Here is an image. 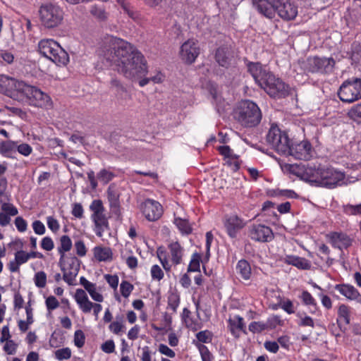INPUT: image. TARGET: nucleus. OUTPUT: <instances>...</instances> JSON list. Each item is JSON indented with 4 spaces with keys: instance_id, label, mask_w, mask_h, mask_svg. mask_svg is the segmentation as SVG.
Segmentation results:
<instances>
[{
    "instance_id": "nucleus-15",
    "label": "nucleus",
    "mask_w": 361,
    "mask_h": 361,
    "mask_svg": "<svg viewBox=\"0 0 361 361\" xmlns=\"http://www.w3.org/2000/svg\"><path fill=\"white\" fill-rule=\"evenodd\" d=\"M141 211L148 221H155L162 216L163 207L159 202L147 199L141 204Z\"/></svg>"
},
{
    "instance_id": "nucleus-29",
    "label": "nucleus",
    "mask_w": 361,
    "mask_h": 361,
    "mask_svg": "<svg viewBox=\"0 0 361 361\" xmlns=\"http://www.w3.org/2000/svg\"><path fill=\"white\" fill-rule=\"evenodd\" d=\"M92 218L95 224V233L99 237L102 236L104 227L109 228V222L103 212L93 214Z\"/></svg>"
},
{
    "instance_id": "nucleus-24",
    "label": "nucleus",
    "mask_w": 361,
    "mask_h": 361,
    "mask_svg": "<svg viewBox=\"0 0 361 361\" xmlns=\"http://www.w3.org/2000/svg\"><path fill=\"white\" fill-rule=\"evenodd\" d=\"M338 318L336 323L341 331L345 333L347 330L345 326H343L341 320L343 319L345 324H349L350 322V307L345 304H341L338 308Z\"/></svg>"
},
{
    "instance_id": "nucleus-6",
    "label": "nucleus",
    "mask_w": 361,
    "mask_h": 361,
    "mask_svg": "<svg viewBox=\"0 0 361 361\" xmlns=\"http://www.w3.org/2000/svg\"><path fill=\"white\" fill-rule=\"evenodd\" d=\"M288 133L282 131L276 123H272L267 134L266 141L279 154H285L290 149Z\"/></svg>"
},
{
    "instance_id": "nucleus-11",
    "label": "nucleus",
    "mask_w": 361,
    "mask_h": 361,
    "mask_svg": "<svg viewBox=\"0 0 361 361\" xmlns=\"http://www.w3.org/2000/svg\"><path fill=\"white\" fill-rule=\"evenodd\" d=\"M290 149L284 155H290L299 160H310L312 157V146L307 140L299 142L288 141Z\"/></svg>"
},
{
    "instance_id": "nucleus-32",
    "label": "nucleus",
    "mask_w": 361,
    "mask_h": 361,
    "mask_svg": "<svg viewBox=\"0 0 361 361\" xmlns=\"http://www.w3.org/2000/svg\"><path fill=\"white\" fill-rule=\"evenodd\" d=\"M236 271L238 275L244 280H249L251 277V267L246 259H242L238 262Z\"/></svg>"
},
{
    "instance_id": "nucleus-61",
    "label": "nucleus",
    "mask_w": 361,
    "mask_h": 361,
    "mask_svg": "<svg viewBox=\"0 0 361 361\" xmlns=\"http://www.w3.org/2000/svg\"><path fill=\"white\" fill-rule=\"evenodd\" d=\"M45 304L49 311H52L59 307V302L53 295H50L48 298H47Z\"/></svg>"
},
{
    "instance_id": "nucleus-34",
    "label": "nucleus",
    "mask_w": 361,
    "mask_h": 361,
    "mask_svg": "<svg viewBox=\"0 0 361 361\" xmlns=\"http://www.w3.org/2000/svg\"><path fill=\"white\" fill-rule=\"evenodd\" d=\"M173 224L176 226L182 235H188L192 233V227L187 219L175 217Z\"/></svg>"
},
{
    "instance_id": "nucleus-23",
    "label": "nucleus",
    "mask_w": 361,
    "mask_h": 361,
    "mask_svg": "<svg viewBox=\"0 0 361 361\" xmlns=\"http://www.w3.org/2000/svg\"><path fill=\"white\" fill-rule=\"evenodd\" d=\"M284 263L292 265L302 270H309L311 269L310 262L304 258L296 255H286L283 259Z\"/></svg>"
},
{
    "instance_id": "nucleus-37",
    "label": "nucleus",
    "mask_w": 361,
    "mask_h": 361,
    "mask_svg": "<svg viewBox=\"0 0 361 361\" xmlns=\"http://www.w3.org/2000/svg\"><path fill=\"white\" fill-rule=\"evenodd\" d=\"M80 263V260L75 256H65V267H66V271L79 272Z\"/></svg>"
},
{
    "instance_id": "nucleus-47",
    "label": "nucleus",
    "mask_w": 361,
    "mask_h": 361,
    "mask_svg": "<svg viewBox=\"0 0 361 361\" xmlns=\"http://www.w3.org/2000/svg\"><path fill=\"white\" fill-rule=\"evenodd\" d=\"M115 176L116 175L113 172L109 171L106 169H102L97 173V178L104 185L108 184Z\"/></svg>"
},
{
    "instance_id": "nucleus-42",
    "label": "nucleus",
    "mask_w": 361,
    "mask_h": 361,
    "mask_svg": "<svg viewBox=\"0 0 361 361\" xmlns=\"http://www.w3.org/2000/svg\"><path fill=\"white\" fill-rule=\"evenodd\" d=\"M90 13L100 21H105L108 18V13L106 12L105 9L102 6H93L91 8Z\"/></svg>"
},
{
    "instance_id": "nucleus-33",
    "label": "nucleus",
    "mask_w": 361,
    "mask_h": 361,
    "mask_svg": "<svg viewBox=\"0 0 361 361\" xmlns=\"http://www.w3.org/2000/svg\"><path fill=\"white\" fill-rule=\"evenodd\" d=\"M169 248L171 254V260L176 265L181 263L183 256V248L180 243L176 241L169 245Z\"/></svg>"
},
{
    "instance_id": "nucleus-10",
    "label": "nucleus",
    "mask_w": 361,
    "mask_h": 361,
    "mask_svg": "<svg viewBox=\"0 0 361 361\" xmlns=\"http://www.w3.org/2000/svg\"><path fill=\"white\" fill-rule=\"evenodd\" d=\"M26 83L14 78L0 75V93L16 99L21 96Z\"/></svg>"
},
{
    "instance_id": "nucleus-64",
    "label": "nucleus",
    "mask_w": 361,
    "mask_h": 361,
    "mask_svg": "<svg viewBox=\"0 0 361 361\" xmlns=\"http://www.w3.org/2000/svg\"><path fill=\"white\" fill-rule=\"evenodd\" d=\"M352 56L361 60V42H354L351 45Z\"/></svg>"
},
{
    "instance_id": "nucleus-57",
    "label": "nucleus",
    "mask_w": 361,
    "mask_h": 361,
    "mask_svg": "<svg viewBox=\"0 0 361 361\" xmlns=\"http://www.w3.org/2000/svg\"><path fill=\"white\" fill-rule=\"evenodd\" d=\"M111 88L115 89V91L117 94H122L124 92H126V88L123 85L119 80L116 78H111L110 81Z\"/></svg>"
},
{
    "instance_id": "nucleus-1",
    "label": "nucleus",
    "mask_w": 361,
    "mask_h": 361,
    "mask_svg": "<svg viewBox=\"0 0 361 361\" xmlns=\"http://www.w3.org/2000/svg\"><path fill=\"white\" fill-rule=\"evenodd\" d=\"M104 68H111L126 78L136 80L147 73L144 55L130 42L116 37L106 39L99 52Z\"/></svg>"
},
{
    "instance_id": "nucleus-59",
    "label": "nucleus",
    "mask_w": 361,
    "mask_h": 361,
    "mask_svg": "<svg viewBox=\"0 0 361 361\" xmlns=\"http://www.w3.org/2000/svg\"><path fill=\"white\" fill-rule=\"evenodd\" d=\"M29 256L27 252L20 250L15 253V260L21 265L27 262L29 259Z\"/></svg>"
},
{
    "instance_id": "nucleus-43",
    "label": "nucleus",
    "mask_w": 361,
    "mask_h": 361,
    "mask_svg": "<svg viewBox=\"0 0 361 361\" xmlns=\"http://www.w3.org/2000/svg\"><path fill=\"white\" fill-rule=\"evenodd\" d=\"M195 347L198 349L202 361H213L214 359V355L209 351L208 348L202 343H195Z\"/></svg>"
},
{
    "instance_id": "nucleus-22",
    "label": "nucleus",
    "mask_w": 361,
    "mask_h": 361,
    "mask_svg": "<svg viewBox=\"0 0 361 361\" xmlns=\"http://www.w3.org/2000/svg\"><path fill=\"white\" fill-rule=\"evenodd\" d=\"M110 209L116 215L121 213L120 194L116 190L114 184H111L106 191Z\"/></svg>"
},
{
    "instance_id": "nucleus-25",
    "label": "nucleus",
    "mask_w": 361,
    "mask_h": 361,
    "mask_svg": "<svg viewBox=\"0 0 361 361\" xmlns=\"http://www.w3.org/2000/svg\"><path fill=\"white\" fill-rule=\"evenodd\" d=\"M334 288L349 300H356L358 302L359 298L361 297L358 290L352 285L345 283L336 284Z\"/></svg>"
},
{
    "instance_id": "nucleus-7",
    "label": "nucleus",
    "mask_w": 361,
    "mask_h": 361,
    "mask_svg": "<svg viewBox=\"0 0 361 361\" xmlns=\"http://www.w3.org/2000/svg\"><path fill=\"white\" fill-rule=\"evenodd\" d=\"M336 61L332 57L309 56L304 62V71L311 73L328 75L334 71Z\"/></svg>"
},
{
    "instance_id": "nucleus-45",
    "label": "nucleus",
    "mask_w": 361,
    "mask_h": 361,
    "mask_svg": "<svg viewBox=\"0 0 361 361\" xmlns=\"http://www.w3.org/2000/svg\"><path fill=\"white\" fill-rule=\"evenodd\" d=\"M62 267H59L61 271H63V279L65 282H66L69 286L73 285V281L75 277L78 274V272L76 271H66V267H65V260L63 261Z\"/></svg>"
},
{
    "instance_id": "nucleus-52",
    "label": "nucleus",
    "mask_w": 361,
    "mask_h": 361,
    "mask_svg": "<svg viewBox=\"0 0 361 361\" xmlns=\"http://www.w3.org/2000/svg\"><path fill=\"white\" fill-rule=\"evenodd\" d=\"M34 281L38 288H44L47 283V274L44 271H40L35 274Z\"/></svg>"
},
{
    "instance_id": "nucleus-31",
    "label": "nucleus",
    "mask_w": 361,
    "mask_h": 361,
    "mask_svg": "<svg viewBox=\"0 0 361 361\" xmlns=\"http://www.w3.org/2000/svg\"><path fill=\"white\" fill-rule=\"evenodd\" d=\"M56 65L66 66L69 62V55L59 45L58 49L56 50L54 54L53 53V56H51V60Z\"/></svg>"
},
{
    "instance_id": "nucleus-55",
    "label": "nucleus",
    "mask_w": 361,
    "mask_h": 361,
    "mask_svg": "<svg viewBox=\"0 0 361 361\" xmlns=\"http://www.w3.org/2000/svg\"><path fill=\"white\" fill-rule=\"evenodd\" d=\"M1 209L5 214L9 216H13L18 214V209L11 203L4 202L1 204Z\"/></svg>"
},
{
    "instance_id": "nucleus-40",
    "label": "nucleus",
    "mask_w": 361,
    "mask_h": 361,
    "mask_svg": "<svg viewBox=\"0 0 361 361\" xmlns=\"http://www.w3.org/2000/svg\"><path fill=\"white\" fill-rule=\"evenodd\" d=\"M348 117L360 124L361 123V102L353 105L347 113Z\"/></svg>"
},
{
    "instance_id": "nucleus-5",
    "label": "nucleus",
    "mask_w": 361,
    "mask_h": 361,
    "mask_svg": "<svg viewBox=\"0 0 361 361\" xmlns=\"http://www.w3.org/2000/svg\"><path fill=\"white\" fill-rule=\"evenodd\" d=\"M259 87L263 88L270 97L275 99H284L292 94L293 91L289 85L281 78H276L272 73L263 80Z\"/></svg>"
},
{
    "instance_id": "nucleus-54",
    "label": "nucleus",
    "mask_w": 361,
    "mask_h": 361,
    "mask_svg": "<svg viewBox=\"0 0 361 361\" xmlns=\"http://www.w3.org/2000/svg\"><path fill=\"white\" fill-rule=\"evenodd\" d=\"M134 286L128 281H123L120 285V291L124 298H128L133 291Z\"/></svg>"
},
{
    "instance_id": "nucleus-44",
    "label": "nucleus",
    "mask_w": 361,
    "mask_h": 361,
    "mask_svg": "<svg viewBox=\"0 0 361 361\" xmlns=\"http://www.w3.org/2000/svg\"><path fill=\"white\" fill-rule=\"evenodd\" d=\"M300 298L302 300L303 305L307 306H314V311L312 312H314L315 310H317V303L315 299L307 290H303Z\"/></svg>"
},
{
    "instance_id": "nucleus-26",
    "label": "nucleus",
    "mask_w": 361,
    "mask_h": 361,
    "mask_svg": "<svg viewBox=\"0 0 361 361\" xmlns=\"http://www.w3.org/2000/svg\"><path fill=\"white\" fill-rule=\"evenodd\" d=\"M190 310L187 307H184L181 314V320L186 328L190 329L192 331H196L202 328V324L192 318Z\"/></svg>"
},
{
    "instance_id": "nucleus-62",
    "label": "nucleus",
    "mask_w": 361,
    "mask_h": 361,
    "mask_svg": "<svg viewBox=\"0 0 361 361\" xmlns=\"http://www.w3.org/2000/svg\"><path fill=\"white\" fill-rule=\"evenodd\" d=\"M151 275L153 279L160 281L164 278V274L159 265L154 264L152 267Z\"/></svg>"
},
{
    "instance_id": "nucleus-3",
    "label": "nucleus",
    "mask_w": 361,
    "mask_h": 361,
    "mask_svg": "<svg viewBox=\"0 0 361 361\" xmlns=\"http://www.w3.org/2000/svg\"><path fill=\"white\" fill-rule=\"evenodd\" d=\"M234 118L242 126L253 128L259 124L262 115L257 104L245 99L238 103L234 111Z\"/></svg>"
},
{
    "instance_id": "nucleus-53",
    "label": "nucleus",
    "mask_w": 361,
    "mask_h": 361,
    "mask_svg": "<svg viewBox=\"0 0 361 361\" xmlns=\"http://www.w3.org/2000/svg\"><path fill=\"white\" fill-rule=\"evenodd\" d=\"M74 344L78 348H82L85 343V335L81 329L76 330L74 334Z\"/></svg>"
},
{
    "instance_id": "nucleus-9",
    "label": "nucleus",
    "mask_w": 361,
    "mask_h": 361,
    "mask_svg": "<svg viewBox=\"0 0 361 361\" xmlns=\"http://www.w3.org/2000/svg\"><path fill=\"white\" fill-rule=\"evenodd\" d=\"M21 96L27 99L29 104L37 107H48L51 104L50 97L40 89L26 83Z\"/></svg>"
},
{
    "instance_id": "nucleus-18",
    "label": "nucleus",
    "mask_w": 361,
    "mask_h": 361,
    "mask_svg": "<svg viewBox=\"0 0 361 361\" xmlns=\"http://www.w3.org/2000/svg\"><path fill=\"white\" fill-rule=\"evenodd\" d=\"M326 238L333 247L340 250H347L352 245L353 241L348 234L343 232H330L326 235Z\"/></svg>"
},
{
    "instance_id": "nucleus-63",
    "label": "nucleus",
    "mask_w": 361,
    "mask_h": 361,
    "mask_svg": "<svg viewBox=\"0 0 361 361\" xmlns=\"http://www.w3.org/2000/svg\"><path fill=\"white\" fill-rule=\"evenodd\" d=\"M90 209L93 212V214L104 212V211L103 202L101 200H93L90 206Z\"/></svg>"
},
{
    "instance_id": "nucleus-2",
    "label": "nucleus",
    "mask_w": 361,
    "mask_h": 361,
    "mask_svg": "<svg viewBox=\"0 0 361 361\" xmlns=\"http://www.w3.org/2000/svg\"><path fill=\"white\" fill-rule=\"evenodd\" d=\"M302 178L306 182L316 186L331 189L336 188L339 182L344 179L345 175L333 168H326L321 165L317 167L315 165H307L303 171Z\"/></svg>"
},
{
    "instance_id": "nucleus-60",
    "label": "nucleus",
    "mask_w": 361,
    "mask_h": 361,
    "mask_svg": "<svg viewBox=\"0 0 361 361\" xmlns=\"http://www.w3.org/2000/svg\"><path fill=\"white\" fill-rule=\"evenodd\" d=\"M5 108L8 110L11 113H12L13 115L18 116L23 120H26L27 117V114L25 111L13 106H6Z\"/></svg>"
},
{
    "instance_id": "nucleus-39",
    "label": "nucleus",
    "mask_w": 361,
    "mask_h": 361,
    "mask_svg": "<svg viewBox=\"0 0 361 361\" xmlns=\"http://www.w3.org/2000/svg\"><path fill=\"white\" fill-rule=\"evenodd\" d=\"M202 261V255L198 252L192 254L190 264L188 267V272L200 271V262Z\"/></svg>"
},
{
    "instance_id": "nucleus-16",
    "label": "nucleus",
    "mask_w": 361,
    "mask_h": 361,
    "mask_svg": "<svg viewBox=\"0 0 361 361\" xmlns=\"http://www.w3.org/2000/svg\"><path fill=\"white\" fill-rule=\"evenodd\" d=\"M244 61L247 68V72L250 73L255 82L259 86L261 85L263 80L271 73L266 70L260 62H252L248 61L247 58L244 59Z\"/></svg>"
},
{
    "instance_id": "nucleus-12",
    "label": "nucleus",
    "mask_w": 361,
    "mask_h": 361,
    "mask_svg": "<svg viewBox=\"0 0 361 361\" xmlns=\"http://www.w3.org/2000/svg\"><path fill=\"white\" fill-rule=\"evenodd\" d=\"M200 54L199 42L194 38L188 39L180 47V59L187 65L192 64Z\"/></svg>"
},
{
    "instance_id": "nucleus-17",
    "label": "nucleus",
    "mask_w": 361,
    "mask_h": 361,
    "mask_svg": "<svg viewBox=\"0 0 361 361\" xmlns=\"http://www.w3.org/2000/svg\"><path fill=\"white\" fill-rule=\"evenodd\" d=\"M283 0H251L253 8L262 16L274 18V7Z\"/></svg>"
},
{
    "instance_id": "nucleus-36",
    "label": "nucleus",
    "mask_w": 361,
    "mask_h": 361,
    "mask_svg": "<svg viewBox=\"0 0 361 361\" xmlns=\"http://www.w3.org/2000/svg\"><path fill=\"white\" fill-rule=\"evenodd\" d=\"M64 341V332L61 329H56L51 335L49 344L51 347L57 348L63 345Z\"/></svg>"
},
{
    "instance_id": "nucleus-49",
    "label": "nucleus",
    "mask_w": 361,
    "mask_h": 361,
    "mask_svg": "<svg viewBox=\"0 0 361 361\" xmlns=\"http://www.w3.org/2000/svg\"><path fill=\"white\" fill-rule=\"evenodd\" d=\"M180 295L178 293H171L168 297V306L176 312L180 304Z\"/></svg>"
},
{
    "instance_id": "nucleus-28",
    "label": "nucleus",
    "mask_w": 361,
    "mask_h": 361,
    "mask_svg": "<svg viewBox=\"0 0 361 361\" xmlns=\"http://www.w3.org/2000/svg\"><path fill=\"white\" fill-rule=\"evenodd\" d=\"M72 241L68 235H62L60 238V245L58 247V252L60 255L59 266L62 267L65 260V253L71 250Z\"/></svg>"
},
{
    "instance_id": "nucleus-56",
    "label": "nucleus",
    "mask_w": 361,
    "mask_h": 361,
    "mask_svg": "<svg viewBox=\"0 0 361 361\" xmlns=\"http://www.w3.org/2000/svg\"><path fill=\"white\" fill-rule=\"evenodd\" d=\"M56 358L60 361L68 360L71 357V350L69 348H63L55 352Z\"/></svg>"
},
{
    "instance_id": "nucleus-4",
    "label": "nucleus",
    "mask_w": 361,
    "mask_h": 361,
    "mask_svg": "<svg viewBox=\"0 0 361 361\" xmlns=\"http://www.w3.org/2000/svg\"><path fill=\"white\" fill-rule=\"evenodd\" d=\"M38 15L41 25L51 30L61 25L64 12L57 4L45 2L39 6Z\"/></svg>"
},
{
    "instance_id": "nucleus-50",
    "label": "nucleus",
    "mask_w": 361,
    "mask_h": 361,
    "mask_svg": "<svg viewBox=\"0 0 361 361\" xmlns=\"http://www.w3.org/2000/svg\"><path fill=\"white\" fill-rule=\"evenodd\" d=\"M118 4L121 5L124 13L127 14L130 18L135 20L138 18V13L129 4L126 3V0H123V2H118Z\"/></svg>"
},
{
    "instance_id": "nucleus-20",
    "label": "nucleus",
    "mask_w": 361,
    "mask_h": 361,
    "mask_svg": "<svg viewBox=\"0 0 361 361\" xmlns=\"http://www.w3.org/2000/svg\"><path fill=\"white\" fill-rule=\"evenodd\" d=\"M245 224L237 215H232L226 218L224 221V227L228 235L234 238L237 236L238 232L244 227Z\"/></svg>"
},
{
    "instance_id": "nucleus-14",
    "label": "nucleus",
    "mask_w": 361,
    "mask_h": 361,
    "mask_svg": "<svg viewBox=\"0 0 361 361\" xmlns=\"http://www.w3.org/2000/svg\"><path fill=\"white\" fill-rule=\"evenodd\" d=\"M250 238L257 242H270L274 238L272 229L263 224H253L249 228Z\"/></svg>"
},
{
    "instance_id": "nucleus-35",
    "label": "nucleus",
    "mask_w": 361,
    "mask_h": 361,
    "mask_svg": "<svg viewBox=\"0 0 361 361\" xmlns=\"http://www.w3.org/2000/svg\"><path fill=\"white\" fill-rule=\"evenodd\" d=\"M16 144L11 140L0 142V154L8 158H13L12 153L16 152Z\"/></svg>"
},
{
    "instance_id": "nucleus-48",
    "label": "nucleus",
    "mask_w": 361,
    "mask_h": 361,
    "mask_svg": "<svg viewBox=\"0 0 361 361\" xmlns=\"http://www.w3.org/2000/svg\"><path fill=\"white\" fill-rule=\"evenodd\" d=\"M248 329L253 334H261L267 330V326L265 322H252L248 326Z\"/></svg>"
},
{
    "instance_id": "nucleus-38",
    "label": "nucleus",
    "mask_w": 361,
    "mask_h": 361,
    "mask_svg": "<svg viewBox=\"0 0 361 361\" xmlns=\"http://www.w3.org/2000/svg\"><path fill=\"white\" fill-rule=\"evenodd\" d=\"M214 334L209 330H204L199 331L196 334L197 341L193 340L192 343L195 345V343H211L213 338Z\"/></svg>"
},
{
    "instance_id": "nucleus-13",
    "label": "nucleus",
    "mask_w": 361,
    "mask_h": 361,
    "mask_svg": "<svg viewBox=\"0 0 361 361\" xmlns=\"http://www.w3.org/2000/svg\"><path fill=\"white\" fill-rule=\"evenodd\" d=\"M276 13L285 21L294 20L298 15V6L290 0H283L274 7Z\"/></svg>"
},
{
    "instance_id": "nucleus-51",
    "label": "nucleus",
    "mask_w": 361,
    "mask_h": 361,
    "mask_svg": "<svg viewBox=\"0 0 361 361\" xmlns=\"http://www.w3.org/2000/svg\"><path fill=\"white\" fill-rule=\"evenodd\" d=\"M278 307H281L286 312L289 314L295 313L293 302L287 299L285 301H281L278 305L273 307V309L276 310Z\"/></svg>"
},
{
    "instance_id": "nucleus-58",
    "label": "nucleus",
    "mask_w": 361,
    "mask_h": 361,
    "mask_svg": "<svg viewBox=\"0 0 361 361\" xmlns=\"http://www.w3.org/2000/svg\"><path fill=\"white\" fill-rule=\"evenodd\" d=\"M267 326V330L274 329L277 325H282V321L278 315H274L272 317L268 318L265 322Z\"/></svg>"
},
{
    "instance_id": "nucleus-41",
    "label": "nucleus",
    "mask_w": 361,
    "mask_h": 361,
    "mask_svg": "<svg viewBox=\"0 0 361 361\" xmlns=\"http://www.w3.org/2000/svg\"><path fill=\"white\" fill-rule=\"evenodd\" d=\"M295 314L297 317L300 319V322H298V325L299 326L314 327L315 325L313 319L311 317L306 315L305 312H298Z\"/></svg>"
},
{
    "instance_id": "nucleus-19",
    "label": "nucleus",
    "mask_w": 361,
    "mask_h": 361,
    "mask_svg": "<svg viewBox=\"0 0 361 361\" xmlns=\"http://www.w3.org/2000/svg\"><path fill=\"white\" fill-rule=\"evenodd\" d=\"M214 59L219 66L228 68L233 59L232 51L227 45H221L215 50Z\"/></svg>"
},
{
    "instance_id": "nucleus-30",
    "label": "nucleus",
    "mask_w": 361,
    "mask_h": 361,
    "mask_svg": "<svg viewBox=\"0 0 361 361\" xmlns=\"http://www.w3.org/2000/svg\"><path fill=\"white\" fill-rule=\"evenodd\" d=\"M228 326L230 328V331L233 336L235 338H238L239 336L235 334V329H238L241 331L244 334H247V329L245 326V324L244 322V319L240 315H236L234 317V319H229L228 320Z\"/></svg>"
},
{
    "instance_id": "nucleus-27",
    "label": "nucleus",
    "mask_w": 361,
    "mask_h": 361,
    "mask_svg": "<svg viewBox=\"0 0 361 361\" xmlns=\"http://www.w3.org/2000/svg\"><path fill=\"white\" fill-rule=\"evenodd\" d=\"M93 254L99 262H109L113 259L112 250L109 247L96 246L93 248Z\"/></svg>"
},
{
    "instance_id": "nucleus-46",
    "label": "nucleus",
    "mask_w": 361,
    "mask_h": 361,
    "mask_svg": "<svg viewBox=\"0 0 361 361\" xmlns=\"http://www.w3.org/2000/svg\"><path fill=\"white\" fill-rule=\"evenodd\" d=\"M123 317H116V319H119L117 321H114L110 324L109 326V329L111 332L114 334L118 335L121 331H123V329L125 326L123 324Z\"/></svg>"
},
{
    "instance_id": "nucleus-21",
    "label": "nucleus",
    "mask_w": 361,
    "mask_h": 361,
    "mask_svg": "<svg viewBox=\"0 0 361 361\" xmlns=\"http://www.w3.org/2000/svg\"><path fill=\"white\" fill-rule=\"evenodd\" d=\"M59 46V44L52 39H44L38 44V51L41 55L51 60Z\"/></svg>"
},
{
    "instance_id": "nucleus-8",
    "label": "nucleus",
    "mask_w": 361,
    "mask_h": 361,
    "mask_svg": "<svg viewBox=\"0 0 361 361\" xmlns=\"http://www.w3.org/2000/svg\"><path fill=\"white\" fill-rule=\"evenodd\" d=\"M338 96L345 103L361 99V78H352L345 80L339 87Z\"/></svg>"
}]
</instances>
